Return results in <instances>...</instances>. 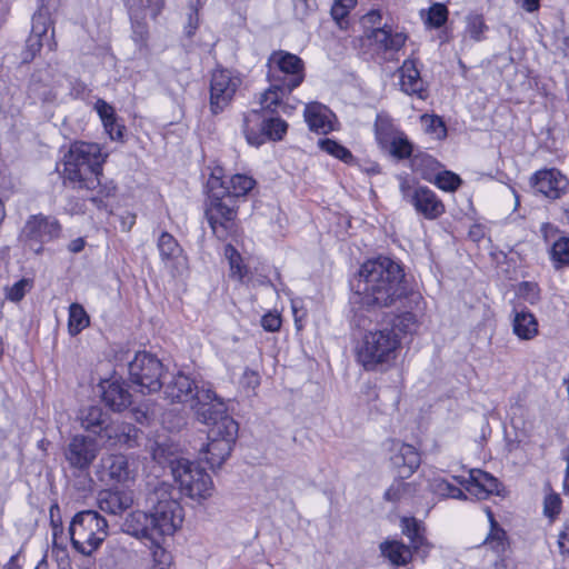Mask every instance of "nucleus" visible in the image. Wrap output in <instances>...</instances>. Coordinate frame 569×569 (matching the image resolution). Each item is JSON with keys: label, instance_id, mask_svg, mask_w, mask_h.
<instances>
[{"label": "nucleus", "instance_id": "50", "mask_svg": "<svg viewBox=\"0 0 569 569\" xmlns=\"http://www.w3.org/2000/svg\"><path fill=\"white\" fill-rule=\"evenodd\" d=\"M517 295L519 298L529 302L530 305H536L540 300V289L536 282L531 281H522L518 284Z\"/></svg>", "mask_w": 569, "mask_h": 569}, {"label": "nucleus", "instance_id": "31", "mask_svg": "<svg viewBox=\"0 0 569 569\" xmlns=\"http://www.w3.org/2000/svg\"><path fill=\"white\" fill-rule=\"evenodd\" d=\"M380 49L385 51H398L402 48L406 42V34L402 32H392L391 28L387 24L383 27H377L371 30L368 34Z\"/></svg>", "mask_w": 569, "mask_h": 569}, {"label": "nucleus", "instance_id": "5", "mask_svg": "<svg viewBox=\"0 0 569 569\" xmlns=\"http://www.w3.org/2000/svg\"><path fill=\"white\" fill-rule=\"evenodd\" d=\"M79 419L81 427L94 435L103 446L133 448L138 445L139 429L132 423L112 420L101 407L90 406L83 409Z\"/></svg>", "mask_w": 569, "mask_h": 569}, {"label": "nucleus", "instance_id": "35", "mask_svg": "<svg viewBox=\"0 0 569 569\" xmlns=\"http://www.w3.org/2000/svg\"><path fill=\"white\" fill-rule=\"evenodd\" d=\"M512 321L513 332L522 340H530L538 335V322L536 317L525 309H513Z\"/></svg>", "mask_w": 569, "mask_h": 569}, {"label": "nucleus", "instance_id": "17", "mask_svg": "<svg viewBox=\"0 0 569 569\" xmlns=\"http://www.w3.org/2000/svg\"><path fill=\"white\" fill-rule=\"evenodd\" d=\"M241 79L232 76L227 69H217L213 71L210 81V110L213 114H218L233 99Z\"/></svg>", "mask_w": 569, "mask_h": 569}, {"label": "nucleus", "instance_id": "20", "mask_svg": "<svg viewBox=\"0 0 569 569\" xmlns=\"http://www.w3.org/2000/svg\"><path fill=\"white\" fill-rule=\"evenodd\" d=\"M162 388L166 399L171 402L194 401L197 390H201L190 376L181 371L169 377L166 376V379L162 380Z\"/></svg>", "mask_w": 569, "mask_h": 569}, {"label": "nucleus", "instance_id": "8", "mask_svg": "<svg viewBox=\"0 0 569 569\" xmlns=\"http://www.w3.org/2000/svg\"><path fill=\"white\" fill-rule=\"evenodd\" d=\"M268 80L274 87L282 86L286 91H293L305 79V63L298 56L287 51H274L268 59Z\"/></svg>", "mask_w": 569, "mask_h": 569}, {"label": "nucleus", "instance_id": "47", "mask_svg": "<svg viewBox=\"0 0 569 569\" xmlns=\"http://www.w3.org/2000/svg\"><path fill=\"white\" fill-rule=\"evenodd\" d=\"M432 181L438 188L449 192L456 191L462 183V180L458 174L451 171L440 172L439 170Z\"/></svg>", "mask_w": 569, "mask_h": 569}, {"label": "nucleus", "instance_id": "32", "mask_svg": "<svg viewBox=\"0 0 569 569\" xmlns=\"http://www.w3.org/2000/svg\"><path fill=\"white\" fill-rule=\"evenodd\" d=\"M218 183L221 187L220 191L227 194L228 199L231 200V198L236 199L244 197L253 189L256 180L246 174H234L230 178L229 184L224 187L223 181H220L218 178H213L210 180L211 189H214Z\"/></svg>", "mask_w": 569, "mask_h": 569}, {"label": "nucleus", "instance_id": "18", "mask_svg": "<svg viewBox=\"0 0 569 569\" xmlns=\"http://www.w3.org/2000/svg\"><path fill=\"white\" fill-rule=\"evenodd\" d=\"M97 475L108 486L128 485L134 480L137 470L127 456L107 455L100 459Z\"/></svg>", "mask_w": 569, "mask_h": 569}, {"label": "nucleus", "instance_id": "55", "mask_svg": "<svg viewBox=\"0 0 569 569\" xmlns=\"http://www.w3.org/2000/svg\"><path fill=\"white\" fill-rule=\"evenodd\" d=\"M410 483L403 482L402 480H396L385 492V498L388 501H398L402 496L409 491Z\"/></svg>", "mask_w": 569, "mask_h": 569}, {"label": "nucleus", "instance_id": "58", "mask_svg": "<svg viewBox=\"0 0 569 569\" xmlns=\"http://www.w3.org/2000/svg\"><path fill=\"white\" fill-rule=\"evenodd\" d=\"M545 515L549 518H555L561 510V499L559 495L551 493L546 497L543 506Z\"/></svg>", "mask_w": 569, "mask_h": 569}, {"label": "nucleus", "instance_id": "26", "mask_svg": "<svg viewBox=\"0 0 569 569\" xmlns=\"http://www.w3.org/2000/svg\"><path fill=\"white\" fill-rule=\"evenodd\" d=\"M399 74L400 88L405 93L409 96H417L420 99H425L427 97L426 82L421 78L415 60H405L399 69Z\"/></svg>", "mask_w": 569, "mask_h": 569}, {"label": "nucleus", "instance_id": "61", "mask_svg": "<svg viewBox=\"0 0 569 569\" xmlns=\"http://www.w3.org/2000/svg\"><path fill=\"white\" fill-rule=\"evenodd\" d=\"M261 326L266 331L276 332L281 327V318L276 313H267L261 318Z\"/></svg>", "mask_w": 569, "mask_h": 569}, {"label": "nucleus", "instance_id": "49", "mask_svg": "<svg viewBox=\"0 0 569 569\" xmlns=\"http://www.w3.org/2000/svg\"><path fill=\"white\" fill-rule=\"evenodd\" d=\"M485 543L488 545L497 555H502L508 547L507 532L502 528L490 530Z\"/></svg>", "mask_w": 569, "mask_h": 569}, {"label": "nucleus", "instance_id": "30", "mask_svg": "<svg viewBox=\"0 0 569 569\" xmlns=\"http://www.w3.org/2000/svg\"><path fill=\"white\" fill-rule=\"evenodd\" d=\"M94 109L98 112L106 132L112 140H122L126 127L119 123L114 108L103 99H98Z\"/></svg>", "mask_w": 569, "mask_h": 569}, {"label": "nucleus", "instance_id": "24", "mask_svg": "<svg viewBox=\"0 0 569 569\" xmlns=\"http://www.w3.org/2000/svg\"><path fill=\"white\" fill-rule=\"evenodd\" d=\"M100 389L102 401L112 411L121 412L132 402V396L123 381L104 380L100 383Z\"/></svg>", "mask_w": 569, "mask_h": 569}, {"label": "nucleus", "instance_id": "11", "mask_svg": "<svg viewBox=\"0 0 569 569\" xmlns=\"http://www.w3.org/2000/svg\"><path fill=\"white\" fill-rule=\"evenodd\" d=\"M60 233L61 224L57 218L39 213L28 218L19 239L24 248L40 254L43 252V244L59 238Z\"/></svg>", "mask_w": 569, "mask_h": 569}, {"label": "nucleus", "instance_id": "45", "mask_svg": "<svg viewBox=\"0 0 569 569\" xmlns=\"http://www.w3.org/2000/svg\"><path fill=\"white\" fill-rule=\"evenodd\" d=\"M158 249L162 260H170L180 253V246L168 232H162L158 239Z\"/></svg>", "mask_w": 569, "mask_h": 569}, {"label": "nucleus", "instance_id": "40", "mask_svg": "<svg viewBox=\"0 0 569 569\" xmlns=\"http://www.w3.org/2000/svg\"><path fill=\"white\" fill-rule=\"evenodd\" d=\"M90 323V318L84 308L79 303L69 307L68 330L71 336L79 335Z\"/></svg>", "mask_w": 569, "mask_h": 569}, {"label": "nucleus", "instance_id": "10", "mask_svg": "<svg viewBox=\"0 0 569 569\" xmlns=\"http://www.w3.org/2000/svg\"><path fill=\"white\" fill-rule=\"evenodd\" d=\"M129 376L132 383L138 386L142 393H152L162 388L163 365L149 352H138L128 365Z\"/></svg>", "mask_w": 569, "mask_h": 569}, {"label": "nucleus", "instance_id": "51", "mask_svg": "<svg viewBox=\"0 0 569 569\" xmlns=\"http://www.w3.org/2000/svg\"><path fill=\"white\" fill-rule=\"evenodd\" d=\"M435 491L446 498H453L459 500H466V493L451 482L447 480H438L435 483Z\"/></svg>", "mask_w": 569, "mask_h": 569}, {"label": "nucleus", "instance_id": "46", "mask_svg": "<svg viewBox=\"0 0 569 569\" xmlns=\"http://www.w3.org/2000/svg\"><path fill=\"white\" fill-rule=\"evenodd\" d=\"M447 19H448L447 7L442 3L437 2V3H433L429 8V10L427 12V17L425 19V23L430 28L438 29L447 22Z\"/></svg>", "mask_w": 569, "mask_h": 569}, {"label": "nucleus", "instance_id": "12", "mask_svg": "<svg viewBox=\"0 0 569 569\" xmlns=\"http://www.w3.org/2000/svg\"><path fill=\"white\" fill-rule=\"evenodd\" d=\"M288 124L279 117H264L261 111L252 110L244 116L243 133L251 146L259 147L266 140H281L286 134Z\"/></svg>", "mask_w": 569, "mask_h": 569}, {"label": "nucleus", "instance_id": "28", "mask_svg": "<svg viewBox=\"0 0 569 569\" xmlns=\"http://www.w3.org/2000/svg\"><path fill=\"white\" fill-rule=\"evenodd\" d=\"M331 111L319 102L308 103L305 108V120L311 131L319 134H327L333 130Z\"/></svg>", "mask_w": 569, "mask_h": 569}, {"label": "nucleus", "instance_id": "52", "mask_svg": "<svg viewBox=\"0 0 569 569\" xmlns=\"http://www.w3.org/2000/svg\"><path fill=\"white\" fill-rule=\"evenodd\" d=\"M318 9L317 0H296L293 3V12L296 18L305 21L310 14Z\"/></svg>", "mask_w": 569, "mask_h": 569}, {"label": "nucleus", "instance_id": "23", "mask_svg": "<svg viewBox=\"0 0 569 569\" xmlns=\"http://www.w3.org/2000/svg\"><path fill=\"white\" fill-rule=\"evenodd\" d=\"M62 76L51 66L37 70L31 78L30 91L42 101L56 98L54 89L61 84Z\"/></svg>", "mask_w": 569, "mask_h": 569}, {"label": "nucleus", "instance_id": "39", "mask_svg": "<svg viewBox=\"0 0 569 569\" xmlns=\"http://www.w3.org/2000/svg\"><path fill=\"white\" fill-rule=\"evenodd\" d=\"M401 530L410 539L411 547L415 550H419L426 543L423 537L425 528L416 518L403 517L401 519Z\"/></svg>", "mask_w": 569, "mask_h": 569}, {"label": "nucleus", "instance_id": "33", "mask_svg": "<svg viewBox=\"0 0 569 569\" xmlns=\"http://www.w3.org/2000/svg\"><path fill=\"white\" fill-rule=\"evenodd\" d=\"M545 229H550L552 234L548 231L545 232V238L549 240L551 237L557 236L551 244L550 259L556 269L562 268L569 264V236L553 229L549 224Z\"/></svg>", "mask_w": 569, "mask_h": 569}, {"label": "nucleus", "instance_id": "14", "mask_svg": "<svg viewBox=\"0 0 569 569\" xmlns=\"http://www.w3.org/2000/svg\"><path fill=\"white\" fill-rule=\"evenodd\" d=\"M57 8V0H41L38 11L32 17L31 34L27 39L23 52V62L31 61L42 48L44 41L50 49L56 46L48 37V30L52 23L51 12Z\"/></svg>", "mask_w": 569, "mask_h": 569}, {"label": "nucleus", "instance_id": "29", "mask_svg": "<svg viewBox=\"0 0 569 569\" xmlns=\"http://www.w3.org/2000/svg\"><path fill=\"white\" fill-rule=\"evenodd\" d=\"M391 462L398 469L399 477L402 479L410 477L419 468L421 459L413 446L401 443L391 457Z\"/></svg>", "mask_w": 569, "mask_h": 569}, {"label": "nucleus", "instance_id": "2", "mask_svg": "<svg viewBox=\"0 0 569 569\" xmlns=\"http://www.w3.org/2000/svg\"><path fill=\"white\" fill-rule=\"evenodd\" d=\"M153 458L170 469L174 481L179 485L180 492L186 497L202 501L212 496V479L198 462L183 458L164 443L157 446Z\"/></svg>", "mask_w": 569, "mask_h": 569}, {"label": "nucleus", "instance_id": "6", "mask_svg": "<svg viewBox=\"0 0 569 569\" xmlns=\"http://www.w3.org/2000/svg\"><path fill=\"white\" fill-rule=\"evenodd\" d=\"M399 347V335L392 328L383 327L363 335L356 347V357L367 371H372L393 361Z\"/></svg>", "mask_w": 569, "mask_h": 569}, {"label": "nucleus", "instance_id": "27", "mask_svg": "<svg viewBox=\"0 0 569 569\" xmlns=\"http://www.w3.org/2000/svg\"><path fill=\"white\" fill-rule=\"evenodd\" d=\"M121 530L137 539H146L151 543H157L154 533L151 531V522L147 510H136L129 513L121 525Z\"/></svg>", "mask_w": 569, "mask_h": 569}, {"label": "nucleus", "instance_id": "44", "mask_svg": "<svg viewBox=\"0 0 569 569\" xmlns=\"http://www.w3.org/2000/svg\"><path fill=\"white\" fill-rule=\"evenodd\" d=\"M224 256L229 261L230 276L242 280L247 272V268L242 264V258L238 250L233 246L227 244L224 247Z\"/></svg>", "mask_w": 569, "mask_h": 569}, {"label": "nucleus", "instance_id": "4", "mask_svg": "<svg viewBox=\"0 0 569 569\" xmlns=\"http://www.w3.org/2000/svg\"><path fill=\"white\" fill-rule=\"evenodd\" d=\"M174 488L167 482L148 483L144 507L157 542L172 536L183 521V509L173 497Z\"/></svg>", "mask_w": 569, "mask_h": 569}, {"label": "nucleus", "instance_id": "42", "mask_svg": "<svg viewBox=\"0 0 569 569\" xmlns=\"http://www.w3.org/2000/svg\"><path fill=\"white\" fill-rule=\"evenodd\" d=\"M399 132L400 130L395 127L390 117L387 114L377 116L375 122V133L380 147L386 144V142H388L392 136L395 137Z\"/></svg>", "mask_w": 569, "mask_h": 569}, {"label": "nucleus", "instance_id": "41", "mask_svg": "<svg viewBox=\"0 0 569 569\" xmlns=\"http://www.w3.org/2000/svg\"><path fill=\"white\" fill-rule=\"evenodd\" d=\"M318 146L322 151L341 160L347 164H351L355 162V157L351 153V151L336 140L329 138L319 139Z\"/></svg>", "mask_w": 569, "mask_h": 569}, {"label": "nucleus", "instance_id": "13", "mask_svg": "<svg viewBox=\"0 0 569 569\" xmlns=\"http://www.w3.org/2000/svg\"><path fill=\"white\" fill-rule=\"evenodd\" d=\"M399 189L402 199L410 203L425 219L435 220L446 211L443 202L436 192L426 186H415L407 178H400Z\"/></svg>", "mask_w": 569, "mask_h": 569}, {"label": "nucleus", "instance_id": "19", "mask_svg": "<svg viewBox=\"0 0 569 569\" xmlns=\"http://www.w3.org/2000/svg\"><path fill=\"white\" fill-rule=\"evenodd\" d=\"M99 452L94 439L86 436H74L64 450V457L70 468L79 471L88 470Z\"/></svg>", "mask_w": 569, "mask_h": 569}, {"label": "nucleus", "instance_id": "9", "mask_svg": "<svg viewBox=\"0 0 569 569\" xmlns=\"http://www.w3.org/2000/svg\"><path fill=\"white\" fill-rule=\"evenodd\" d=\"M221 427L208 430V442L200 449L204 460L212 468H219L230 456L238 437L239 426L234 419H224Z\"/></svg>", "mask_w": 569, "mask_h": 569}, {"label": "nucleus", "instance_id": "60", "mask_svg": "<svg viewBox=\"0 0 569 569\" xmlns=\"http://www.w3.org/2000/svg\"><path fill=\"white\" fill-rule=\"evenodd\" d=\"M29 287V280L27 279H21L19 281H17L9 290H8V293H7V298L10 300V301H13V302H18L20 301L26 292H27V288Z\"/></svg>", "mask_w": 569, "mask_h": 569}, {"label": "nucleus", "instance_id": "53", "mask_svg": "<svg viewBox=\"0 0 569 569\" xmlns=\"http://www.w3.org/2000/svg\"><path fill=\"white\" fill-rule=\"evenodd\" d=\"M202 7L201 0H190L189 1V14H188V23L186 27V34L188 37H192L194 31L199 26V9Z\"/></svg>", "mask_w": 569, "mask_h": 569}, {"label": "nucleus", "instance_id": "22", "mask_svg": "<svg viewBox=\"0 0 569 569\" xmlns=\"http://www.w3.org/2000/svg\"><path fill=\"white\" fill-rule=\"evenodd\" d=\"M465 489L478 499H486L490 495H501L502 485L492 475L480 469H472L468 479H459Z\"/></svg>", "mask_w": 569, "mask_h": 569}, {"label": "nucleus", "instance_id": "34", "mask_svg": "<svg viewBox=\"0 0 569 569\" xmlns=\"http://www.w3.org/2000/svg\"><path fill=\"white\" fill-rule=\"evenodd\" d=\"M381 555L393 566H407L412 560L411 548L398 540H386L379 546Z\"/></svg>", "mask_w": 569, "mask_h": 569}, {"label": "nucleus", "instance_id": "7", "mask_svg": "<svg viewBox=\"0 0 569 569\" xmlns=\"http://www.w3.org/2000/svg\"><path fill=\"white\" fill-rule=\"evenodd\" d=\"M68 531L72 547L90 557L108 537V522L98 511L83 510L73 516Z\"/></svg>", "mask_w": 569, "mask_h": 569}, {"label": "nucleus", "instance_id": "63", "mask_svg": "<svg viewBox=\"0 0 569 569\" xmlns=\"http://www.w3.org/2000/svg\"><path fill=\"white\" fill-rule=\"evenodd\" d=\"M558 547L562 555H569V527L559 533Z\"/></svg>", "mask_w": 569, "mask_h": 569}, {"label": "nucleus", "instance_id": "59", "mask_svg": "<svg viewBox=\"0 0 569 569\" xmlns=\"http://www.w3.org/2000/svg\"><path fill=\"white\" fill-rule=\"evenodd\" d=\"M427 130L438 139H442L447 134V128L443 120L438 116H430L427 120Z\"/></svg>", "mask_w": 569, "mask_h": 569}, {"label": "nucleus", "instance_id": "64", "mask_svg": "<svg viewBox=\"0 0 569 569\" xmlns=\"http://www.w3.org/2000/svg\"><path fill=\"white\" fill-rule=\"evenodd\" d=\"M349 14V10L337 1L331 7V16L336 21H341Z\"/></svg>", "mask_w": 569, "mask_h": 569}, {"label": "nucleus", "instance_id": "54", "mask_svg": "<svg viewBox=\"0 0 569 569\" xmlns=\"http://www.w3.org/2000/svg\"><path fill=\"white\" fill-rule=\"evenodd\" d=\"M416 325V316L412 312H402L392 320V329L403 333L410 332Z\"/></svg>", "mask_w": 569, "mask_h": 569}, {"label": "nucleus", "instance_id": "62", "mask_svg": "<svg viewBox=\"0 0 569 569\" xmlns=\"http://www.w3.org/2000/svg\"><path fill=\"white\" fill-rule=\"evenodd\" d=\"M243 383L254 389L260 385V377L256 371L247 369L243 373Z\"/></svg>", "mask_w": 569, "mask_h": 569}, {"label": "nucleus", "instance_id": "1", "mask_svg": "<svg viewBox=\"0 0 569 569\" xmlns=\"http://www.w3.org/2000/svg\"><path fill=\"white\" fill-rule=\"evenodd\" d=\"M355 303L367 310L388 308L410 298H419L406 280L402 267L389 257L366 261L351 283Z\"/></svg>", "mask_w": 569, "mask_h": 569}, {"label": "nucleus", "instance_id": "57", "mask_svg": "<svg viewBox=\"0 0 569 569\" xmlns=\"http://www.w3.org/2000/svg\"><path fill=\"white\" fill-rule=\"evenodd\" d=\"M148 34V26L146 22H132V39L140 48L147 44Z\"/></svg>", "mask_w": 569, "mask_h": 569}, {"label": "nucleus", "instance_id": "38", "mask_svg": "<svg viewBox=\"0 0 569 569\" xmlns=\"http://www.w3.org/2000/svg\"><path fill=\"white\" fill-rule=\"evenodd\" d=\"M270 87L261 94V112L274 113L281 106L282 99L292 91H286L282 86L274 87V81H269Z\"/></svg>", "mask_w": 569, "mask_h": 569}, {"label": "nucleus", "instance_id": "36", "mask_svg": "<svg viewBox=\"0 0 569 569\" xmlns=\"http://www.w3.org/2000/svg\"><path fill=\"white\" fill-rule=\"evenodd\" d=\"M410 166L413 172L427 181H432L441 167L437 159L425 152L415 153L410 159Z\"/></svg>", "mask_w": 569, "mask_h": 569}, {"label": "nucleus", "instance_id": "3", "mask_svg": "<svg viewBox=\"0 0 569 569\" xmlns=\"http://www.w3.org/2000/svg\"><path fill=\"white\" fill-rule=\"evenodd\" d=\"M106 156L97 143L74 142L63 161V182L73 189L96 190Z\"/></svg>", "mask_w": 569, "mask_h": 569}, {"label": "nucleus", "instance_id": "56", "mask_svg": "<svg viewBox=\"0 0 569 569\" xmlns=\"http://www.w3.org/2000/svg\"><path fill=\"white\" fill-rule=\"evenodd\" d=\"M161 542L162 541L151 543L154 547L152 556L158 569H168V567L171 565L172 557L166 549L161 547Z\"/></svg>", "mask_w": 569, "mask_h": 569}, {"label": "nucleus", "instance_id": "21", "mask_svg": "<svg viewBox=\"0 0 569 569\" xmlns=\"http://www.w3.org/2000/svg\"><path fill=\"white\" fill-rule=\"evenodd\" d=\"M532 188L548 199H559L568 187L567 178L557 169L537 171L530 179Z\"/></svg>", "mask_w": 569, "mask_h": 569}, {"label": "nucleus", "instance_id": "43", "mask_svg": "<svg viewBox=\"0 0 569 569\" xmlns=\"http://www.w3.org/2000/svg\"><path fill=\"white\" fill-rule=\"evenodd\" d=\"M488 30V26L485 22V18L480 13L471 12L466 17V33L473 41H481L485 39V32Z\"/></svg>", "mask_w": 569, "mask_h": 569}, {"label": "nucleus", "instance_id": "48", "mask_svg": "<svg viewBox=\"0 0 569 569\" xmlns=\"http://www.w3.org/2000/svg\"><path fill=\"white\" fill-rule=\"evenodd\" d=\"M97 188H99L98 191H97V194L92 196L90 198V201L98 209H107L108 203H107L106 200L108 198H111V197L116 196L117 187H116V184L112 181L106 182V183H102L100 181V184H98Z\"/></svg>", "mask_w": 569, "mask_h": 569}, {"label": "nucleus", "instance_id": "16", "mask_svg": "<svg viewBox=\"0 0 569 569\" xmlns=\"http://www.w3.org/2000/svg\"><path fill=\"white\" fill-rule=\"evenodd\" d=\"M197 398L193 401L192 409L199 422L210 428L221 427L224 419H233L227 413V406L223 400L210 388L201 387L197 390Z\"/></svg>", "mask_w": 569, "mask_h": 569}, {"label": "nucleus", "instance_id": "15", "mask_svg": "<svg viewBox=\"0 0 569 569\" xmlns=\"http://www.w3.org/2000/svg\"><path fill=\"white\" fill-rule=\"evenodd\" d=\"M210 196V206L206 209V217L213 233L224 239L233 229V221L237 216L234 199H228V196L221 191H213Z\"/></svg>", "mask_w": 569, "mask_h": 569}, {"label": "nucleus", "instance_id": "25", "mask_svg": "<svg viewBox=\"0 0 569 569\" xmlns=\"http://www.w3.org/2000/svg\"><path fill=\"white\" fill-rule=\"evenodd\" d=\"M133 505V492L129 489L102 490L98 497L101 511L110 515H120Z\"/></svg>", "mask_w": 569, "mask_h": 569}, {"label": "nucleus", "instance_id": "37", "mask_svg": "<svg viewBox=\"0 0 569 569\" xmlns=\"http://www.w3.org/2000/svg\"><path fill=\"white\" fill-rule=\"evenodd\" d=\"M381 149L387 150L397 160L411 159L413 156V144L402 131L392 136L386 144L381 146Z\"/></svg>", "mask_w": 569, "mask_h": 569}]
</instances>
